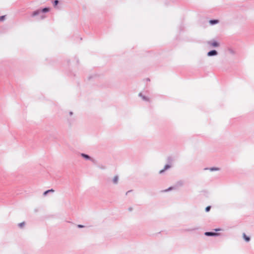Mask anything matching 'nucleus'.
I'll return each mask as SVG.
<instances>
[{"instance_id":"nucleus-1","label":"nucleus","mask_w":254,"mask_h":254,"mask_svg":"<svg viewBox=\"0 0 254 254\" xmlns=\"http://www.w3.org/2000/svg\"><path fill=\"white\" fill-rule=\"evenodd\" d=\"M208 44L212 47H216L219 46V43L215 41H212V42H209Z\"/></svg>"},{"instance_id":"nucleus-2","label":"nucleus","mask_w":254,"mask_h":254,"mask_svg":"<svg viewBox=\"0 0 254 254\" xmlns=\"http://www.w3.org/2000/svg\"><path fill=\"white\" fill-rule=\"evenodd\" d=\"M216 54L217 52L215 50L211 51L208 53V56H209L216 55Z\"/></svg>"},{"instance_id":"nucleus-3","label":"nucleus","mask_w":254,"mask_h":254,"mask_svg":"<svg viewBox=\"0 0 254 254\" xmlns=\"http://www.w3.org/2000/svg\"><path fill=\"white\" fill-rule=\"evenodd\" d=\"M205 235L208 236H213L217 235V234L213 232H205Z\"/></svg>"},{"instance_id":"nucleus-4","label":"nucleus","mask_w":254,"mask_h":254,"mask_svg":"<svg viewBox=\"0 0 254 254\" xmlns=\"http://www.w3.org/2000/svg\"><path fill=\"white\" fill-rule=\"evenodd\" d=\"M170 167H171L170 165H166L165 166L164 169L161 170L159 173L161 174V173H163L164 171H165L166 170L170 168Z\"/></svg>"},{"instance_id":"nucleus-5","label":"nucleus","mask_w":254,"mask_h":254,"mask_svg":"<svg viewBox=\"0 0 254 254\" xmlns=\"http://www.w3.org/2000/svg\"><path fill=\"white\" fill-rule=\"evenodd\" d=\"M243 238L247 242H249L250 240V238L248 237L245 233L243 234Z\"/></svg>"},{"instance_id":"nucleus-6","label":"nucleus","mask_w":254,"mask_h":254,"mask_svg":"<svg viewBox=\"0 0 254 254\" xmlns=\"http://www.w3.org/2000/svg\"><path fill=\"white\" fill-rule=\"evenodd\" d=\"M209 23L211 24H216V23H218V20H211L209 21Z\"/></svg>"},{"instance_id":"nucleus-7","label":"nucleus","mask_w":254,"mask_h":254,"mask_svg":"<svg viewBox=\"0 0 254 254\" xmlns=\"http://www.w3.org/2000/svg\"><path fill=\"white\" fill-rule=\"evenodd\" d=\"M118 177L117 176H115L114 178H113V182L115 184H117L118 183Z\"/></svg>"},{"instance_id":"nucleus-8","label":"nucleus","mask_w":254,"mask_h":254,"mask_svg":"<svg viewBox=\"0 0 254 254\" xmlns=\"http://www.w3.org/2000/svg\"><path fill=\"white\" fill-rule=\"evenodd\" d=\"M81 155L82 157H83L84 158H85L86 159H90V157L87 155H86L85 154H82Z\"/></svg>"},{"instance_id":"nucleus-9","label":"nucleus","mask_w":254,"mask_h":254,"mask_svg":"<svg viewBox=\"0 0 254 254\" xmlns=\"http://www.w3.org/2000/svg\"><path fill=\"white\" fill-rule=\"evenodd\" d=\"M210 208H211V207L210 206H208L206 207V208H205L206 211V212L209 211L210 210Z\"/></svg>"},{"instance_id":"nucleus-10","label":"nucleus","mask_w":254,"mask_h":254,"mask_svg":"<svg viewBox=\"0 0 254 254\" xmlns=\"http://www.w3.org/2000/svg\"><path fill=\"white\" fill-rule=\"evenodd\" d=\"M49 10V9L48 8H45L43 9V12H47Z\"/></svg>"},{"instance_id":"nucleus-11","label":"nucleus","mask_w":254,"mask_h":254,"mask_svg":"<svg viewBox=\"0 0 254 254\" xmlns=\"http://www.w3.org/2000/svg\"><path fill=\"white\" fill-rule=\"evenodd\" d=\"M58 2H59V1H58V0H55V1H54V5H57L58 4Z\"/></svg>"},{"instance_id":"nucleus-12","label":"nucleus","mask_w":254,"mask_h":254,"mask_svg":"<svg viewBox=\"0 0 254 254\" xmlns=\"http://www.w3.org/2000/svg\"><path fill=\"white\" fill-rule=\"evenodd\" d=\"M50 192V191H49V190H46V191L44 192V195H46L48 193Z\"/></svg>"},{"instance_id":"nucleus-13","label":"nucleus","mask_w":254,"mask_h":254,"mask_svg":"<svg viewBox=\"0 0 254 254\" xmlns=\"http://www.w3.org/2000/svg\"><path fill=\"white\" fill-rule=\"evenodd\" d=\"M50 192V191H49V190H46V191L44 192V195H46L48 193Z\"/></svg>"},{"instance_id":"nucleus-14","label":"nucleus","mask_w":254,"mask_h":254,"mask_svg":"<svg viewBox=\"0 0 254 254\" xmlns=\"http://www.w3.org/2000/svg\"><path fill=\"white\" fill-rule=\"evenodd\" d=\"M4 16H0V20H3L4 19Z\"/></svg>"},{"instance_id":"nucleus-15","label":"nucleus","mask_w":254,"mask_h":254,"mask_svg":"<svg viewBox=\"0 0 254 254\" xmlns=\"http://www.w3.org/2000/svg\"><path fill=\"white\" fill-rule=\"evenodd\" d=\"M20 227H22L24 225V223H21L19 224Z\"/></svg>"},{"instance_id":"nucleus-16","label":"nucleus","mask_w":254,"mask_h":254,"mask_svg":"<svg viewBox=\"0 0 254 254\" xmlns=\"http://www.w3.org/2000/svg\"><path fill=\"white\" fill-rule=\"evenodd\" d=\"M78 227H79V228H83V225H78Z\"/></svg>"},{"instance_id":"nucleus-17","label":"nucleus","mask_w":254,"mask_h":254,"mask_svg":"<svg viewBox=\"0 0 254 254\" xmlns=\"http://www.w3.org/2000/svg\"><path fill=\"white\" fill-rule=\"evenodd\" d=\"M49 191L50 192H54V190H53V189H51V190H49Z\"/></svg>"},{"instance_id":"nucleus-18","label":"nucleus","mask_w":254,"mask_h":254,"mask_svg":"<svg viewBox=\"0 0 254 254\" xmlns=\"http://www.w3.org/2000/svg\"><path fill=\"white\" fill-rule=\"evenodd\" d=\"M37 14V12H34L33 13V15H36V14Z\"/></svg>"},{"instance_id":"nucleus-19","label":"nucleus","mask_w":254,"mask_h":254,"mask_svg":"<svg viewBox=\"0 0 254 254\" xmlns=\"http://www.w3.org/2000/svg\"><path fill=\"white\" fill-rule=\"evenodd\" d=\"M172 188H171H171H170L168 189V190H172ZM167 190H165V191H167Z\"/></svg>"},{"instance_id":"nucleus-20","label":"nucleus","mask_w":254,"mask_h":254,"mask_svg":"<svg viewBox=\"0 0 254 254\" xmlns=\"http://www.w3.org/2000/svg\"><path fill=\"white\" fill-rule=\"evenodd\" d=\"M217 170V169H213V168H212V169H211V170Z\"/></svg>"},{"instance_id":"nucleus-21","label":"nucleus","mask_w":254,"mask_h":254,"mask_svg":"<svg viewBox=\"0 0 254 254\" xmlns=\"http://www.w3.org/2000/svg\"><path fill=\"white\" fill-rule=\"evenodd\" d=\"M215 230H216V231H219V229H216Z\"/></svg>"}]
</instances>
